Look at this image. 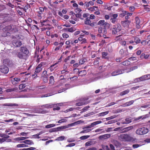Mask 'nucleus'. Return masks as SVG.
Returning a JSON list of instances; mask_svg holds the SVG:
<instances>
[{
	"mask_svg": "<svg viewBox=\"0 0 150 150\" xmlns=\"http://www.w3.org/2000/svg\"><path fill=\"white\" fill-rule=\"evenodd\" d=\"M149 131L148 129L145 127H142L138 129L136 131V133L138 134L143 135L146 134Z\"/></svg>",
	"mask_w": 150,
	"mask_h": 150,
	"instance_id": "obj_1",
	"label": "nucleus"
},
{
	"mask_svg": "<svg viewBox=\"0 0 150 150\" xmlns=\"http://www.w3.org/2000/svg\"><path fill=\"white\" fill-rule=\"evenodd\" d=\"M120 138L125 141H130L132 139V137L127 134H122L120 135Z\"/></svg>",
	"mask_w": 150,
	"mask_h": 150,
	"instance_id": "obj_2",
	"label": "nucleus"
},
{
	"mask_svg": "<svg viewBox=\"0 0 150 150\" xmlns=\"http://www.w3.org/2000/svg\"><path fill=\"white\" fill-rule=\"evenodd\" d=\"M124 73V70L120 69H118L115 70L111 73L112 76H117Z\"/></svg>",
	"mask_w": 150,
	"mask_h": 150,
	"instance_id": "obj_3",
	"label": "nucleus"
},
{
	"mask_svg": "<svg viewBox=\"0 0 150 150\" xmlns=\"http://www.w3.org/2000/svg\"><path fill=\"white\" fill-rule=\"evenodd\" d=\"M0 71L1 72L6 74L8 72L9 69L6 65H1L0 66Z\"/></svg>",
	"mask_w": 150,
	"mask_h": 150,
	"instance_id": "obj_4",
	"label": "nucleus"
},
{
	"mask_svg": "<svg viewBox=\"0 0 150 150\" xmlns=\"http://www.w3.org/2000/svg\"><path fill=\"white\" fill-rule=\"evenodd\" d=\"M61 86V85L58 86L57 87V88H58L60 89V90H58V93H59L65 91L66 90L68 89V88H69V86H70L69 84H66L65 85V86L66 87V88H64L62 87H61L60 88H59V87H60Z\"/></svg>",
	"mask_w": 150,
	"mask_h": 150,
	"instance_id": "obj_5",
	"label": "nucleus"
},
{
	"mask_svg": "<svg viewBox=\"0 0 150 150\" xmlns=\"http://www.w3.org/2000/svg\"><path fill=\"white\" fill-rule=\"evenodd\" d=\"M13 45L16 47H20L22 44L21 41L18 40H13L12 42Z\"/></svg>",
	"mask_w": 150,
	"mask_h": 150,
	"instance_id": "obj_6",
	"label": "nucleus"
},
{
	"mask_svg": "<svg viewBox=\"0 0 150 150\" xmlns=\"http://www.w3.org/2000/svg\"><path fill=\"white\" fill-rule=\"evenodd\" d=\"M118 16V15L117 14H113L112 16H111L110 19V21L113 23H115L117 19V17Z\"/></svg>",
	"mask_w": 150,
	"mask_h": 150,
	"instance_id": "obj_7",
	"label": "nucleus"
},
{
	"mask_svg": "<svg viewBox=\"0 0 150 150\" xmlns=\"http://www.w3.org/2000/svg\"><path fill=\"white\" fill-rule=\"evenodd\" d=\"M17 56L20 59H24L26 57L25 54H24L21 51L17 53Z\"/></svg>",
	"mask_w": 150,
	"mask_h": 150,
	"instance_id": "obj_8",
	"label": "nucleus"
},
{
	"mask_svg": "<svg viewBox=\"0 0 150 150\" xmlns=\"http://www.w3.org/2000/svg\"><path fill=\"white\" fill-rule=\"evenodd\" d=\"M21 52H22L23 54L27 55L28 54L29 52L28 49L25 47H21L20 48Z\"/></svg>",
	"mask_w": 150,
	"mask_h": 150,
	"instance_id": "obj_9",
	"label": "nucleus"
},
{
	"mask_svg": "<svg viewBox=\"0 0 150 150\" xmlns=\"http://www.w3.org/2000/svg\"><path fill=\"white\" fill-rule=\"evenodd\" d=\"M88 125L83 128V130L80 132V133H84L88 132L91 130V129H90V128L88 127Z\"/></svg>",
	"mask_w": 150,
	"mask_h": 150,
	"instance_id": "obj_10",
	"label": "nucleus"
},
{
	"mask_svg": "<svg viewBox=\"0 0 150 150\" xmlns=\"http://www.w3.org/2000/svg\"><path fill=\"white\" fill-rule=\"evenodd\" d=\"M119 53L123 57L127 56L128 55V51L127 50L125 51L123 49H121Z\"/></svg>",
	"mask_w": 150,
	"mask_h": 150,
	"instance_id": "obj_11",
	"label": "nucleus"
},
{
	"mask_svg": "<svg viewBox=\"0 0 150 150\" xmlns=\"http://www.w3.org/2000/svg\"><path fill=\"white\" fill-rule=\"evenodd\" d=\"M4 21L2 22L3 23L6 21H9L13 20L12 18L10 16H5L3 17Z\"/></svg>",
	"mask_w": 150,
	"mask_h": 150,
	"instance_id": "obj_12",
	"label": "nucleus"
},
{
	"mask_svg": "<svg viewBox=\"0 0 150 150\" xmlns=\"http://www.w3.org/2000/svg\"><path fill=\"white\" fill-rule=\"evenodd\" d=\"M102 122L101 121H98L91 123L90 125H88V127L90 128L94 127L95 126L101 123Z\"/></svg>",
	"mask_w": 150,
	"mask_h": 150,
	"instance_id": "obj_13",
	"label": "nucleus"
},
{
	"mask_svg": "<svg viewBox=\"0 0 150 150\" xmlns=\"http://www.w3.org/2000/svg\"><path fill=\"white\" fill-rule=\"evenodd\" d=\"M132 122L131 119L130 118H126L124 120H122L121 123L123 124H128Z\"/></svg>",
	"mask_w": 150,
	"mask_h": 150,
	"instance_id": "obj_14",
	"label": "nucleus"
},
{
	"mask_svg": "<svg viewBox=\"0 0 150 150\" xmlns=\"http://www.w3.org/2000/svg\"><path fill=\"white\" fill-rule=\"evenodd\" d=\"M134 102V100H131L127 102L122 105L123 107H127L132 105Z\"/></svg>",
	"mask_w": 150,
	"mask_h": 150,
	"instance_id": "obj_15",
	"label": "nucleus"
},
{
	"mask_svg": "<svg viewBox=\"0 0 150 150\" xmlns=\"http://www.w3.org/2000/svg\"><path fill=\"white\" fill-rule=\"evenodd\" d=\"M130 21H124L122 23V26L124 27L128 28L130 24Z\"/></svg>",
	"mask_w": 150,
	"mask_h": 150,
	"instance_id": "obj_16",
	"label": "nucleus"
},
{
	"mask_svg": "<svg viewBox=\"0 0 150 150\" xmlns=\"http://www.w3.org/2000/svg\"><path fill=\"white\" fill-rule=\"evenodd\" d=\"M10 61L8 59H4L3 61V64L4 65H7L8 66H9L11 64Z\"/></svg>",
	"mask_w": 150,
	"mask_h": 150,
	"instance_id": "obj_17",
	"label": "nucleus"
},
{
	"mask_svg": "<svg viewBox=\"0 0 150 150\" xmlns=\"http://www.w3.org/2000/svg\"><path fill=\"white\" fill-rule=\"evenodd\" d=\"M56 104H53L52 103H50L48 104H47L44 105L45 108H51L54 107H55Z\"/></svg>",
	"mask_w": 150,
	"mask_h": 150,
	"instance_id": "obj_18",
	"label": "nucleus"
},
{
	"mask_svg": "<svg viewBox=\"0 0 150 150\" xmlns=\"http://www.w3.org/2000/svg\"><path fill=\"white\" fill-rule=\"evenodd\" d=\"M4 105L8 106H16L18 107V105L16 103H5Z\"/></svg>",
	"mask_w": 150,
	"mask_h": 150,
	"instance_id": "obj_19",
	"label": "nucleus"
},
{
	"mask_svg": "<svg viewBox=\"0 0 150 150\" xmlns=\"http://www.w3.org/2000/svg\"><path fill=\"white\" fill-rule=\"evenodd\" d=\"M39 9L40 11L38 12L39 14L38 15V19H40L41 18V16L40 15L41 13L44 11V8L42 7H40Z\"/></svg>",
	"mask_w": 150,
	"mask_h": 150,
	"instance_id": "obj_20",
	"label": "nucleus"
},
{
	"mask_svg": "<svg viewBox=\"0 0 150 150\" xmlns=\"http://www.w3.org/2000/svg\"><path fill=\"white\" fill-rule=\"evenodd\" d=\"M21 143H23L28 144L32 145L34 144L33 142L32 141L29 140H25L22 142H21Z\"/></svg>",
	"mask_w": 150,
	"mask_h": 150,
	"instance_id": "obj_21",
	"label": "nucleus"
},
{
	"mask_svg": "<svg viewBox=\"0 0 150 150\" xmlns=\"http://www.w3.org/2000/svg\"><path fill=\"white\" fill-rule=\"evenodd\" d=\"M64 29L66 31L71 33L73 32L76 30V28L74 27H71L70 28H64Z\"/></svg>",
	"mask_w": 150,
	"mask_h": 150,
	"instance_id": "obj_22",
	"label": "nucleus"
},
{
	"mask_svg": "<svg viewBox=\"0 0 150 150\" xmlns=\"http://www.w3.org/2000/svg\"><path fill=\"white\" fill-rule=\"evenodd\" d=\"M86 74V72L85 70L80 71L79 72V76H83Z\"/></svg>",
	"mask_w": 150,
	"mask_h": 150,
	"instance_id": "obj_23",
	"label": "nucleus"
},
{
	"mask_svg": "<svg viewBox=\"0 0 150 150\" xmlns=\"http://www.w3.org/2000/svg\"><path fill=\"white\" fill-rule=\"evenodd\" d=\"M133 128V127L132 126H130L125 128H124L123 129V132H125L132 129Z\"/></svg>",
	"mask_w": 150,
	"mask_h": 150,
	"instance_id": "obj_24",
	"label": "nucleus"
},
{
	"mask_svg": "<svg viewBox=\"0 0 150 150\" xmlns=\"http://www.w3.org/2000/svg\"><path fill=\"white\" fill-rule=\"evenodd\" d=\"M139 78L141 81L149 79V78H148V76L146 75L142 76Z\"/></svg>",
	"mask_w": 150,
	"mask_h": 150,
	"instance_id": "obj_25",
	"label": "nucleus"
},
{
	"mask_svg": "<svg viewBox=\"0 0 150 150\" xmlns=\"http://www.w3.org/2000/svg\"><path fill=\"white\" fill-rule=\"evenodd\" d=\"M57 64V63H55L54 64L51 65L49 68V69L51 71H52L54 69L56 68L57 66L56 65Z\"/></svg>",
	"mask_w": 150,
	"mask_h": 150,
	"instance_id": "obj_26",
	"label": "nucleus"
},
{
	"mask_svg": "<svg viewBox=\"0 0 150 150\" xmlns=\"http://www.w3.org/2000/svg\"><path fill=\"white\" fill-rule=\"evenodd\" d=\"M114 27L116 28L117 31L119 32L121 29V25L119 24H117L116 26H114Z\"/></svg>",
	"mask_w": 150,
	"mask_h": 150,
	"instance_id": "obj_27",
	"label": "nucleus"
},
{
	"mask_svg": "<svg viewBox=\"0 0 150 150\" xmlns=\"http://www.w3.org/2000/svg\"><path fill=\"white\" fill-rule=\"evenodd\" d=\"M134 42L136 44H138L140 42L141 40L138 37L136 36L134 38Z\"/></svg>",
	"mask_w": 150,
	"mask_h": 150,
	"instance_id": "obj_28",
	"label": "nucleus"
},
{
	"mask_svg": "<svg viewBox=\"0 0 150 150\" xmlns=\"http://www.w3.org/2000/svg\"><path fill=\"white\" fill-rule=\"evenodd\" d=\"M129 89L126 90L124 91H123L121 92L120 93V95L123 96L129 93Z\"/></svg>",
	"mask_w": 150,
	"mask_h": 150,
	"instance_id": "obj_29",
	"label": "nucleus"
},
{
	"mask_svg": "<svg viewBox=\"0 0 150 150\" xmlns=\"http://www.w3.org/2000/svg\"><path fill=\"white\" fill-rule=\"evenodd\" d=\"M122 64L127 66L130 64V62L128 60H126L121 63Z\"/></svg>",
	"mask_w": 150,
	"mask_h": 150,
	"instance_id": "obj_30",
	"label": "nucleus"
},
{
	"mask_svg": "<svg viewBox=\"0 0 150 150\" xmlns=\"http://www.w3.org/2000/svg\"><path fill=\"white\" fill-rule=\"evenodd\" d=\"M43 63L41 62L40 64L38 65V72L42 70L43 67Z\"/></svg>",
	"mask_w": 150,
	"mask_h": 150,
	"instance_id": "obj_31",
	"label": "nucleus"
},
{
	"mask_svg": "<svg viewBox=\"0 0 150 150\" xmlns=\"http://www.w3.org/2000/svg\"><path fill=\"white\" fill-rule=\"evenodd\" d=\"M18 89L17 88H9L6 90V92H11L12 91H16L18 90Z\"/></svg>",
	"mask_w": 150,
	"mask_h": 150,
	"instance_id": "obj_32",
	"label": "nucleus"
},
{
	"mask_svg": "<svg viewBox=\"0 0 150 150\" xmlns=\"http://www.w3.org/2000/svg\"><path fill=\"white\" fill-rule=\"evenodd\" d=\"M111 76H112L111 75V73L110 74L109 73H105L104 74V75L103 76V78H107Z\"/></svg>",
	"mask_w": 150,
	"mask_h": 150,
	"instance_id": "obj_33",
	"label": "nucleus"
},
{
	"mask_svg": "<svg viewBox=\"0 0 150 150\" xmlns=\"http://www.w3.org/2000/svg\"><path fill=\"white\" fill-rule=\"evenodd\" d=\"M109 111H106L104 112H103L100 113H99L98 114V116H104L107 114L109 113Z\"/></svg>",
	"mask_w": 150,
	"mask_h": 150,
	"instance_id": "obj_34",
	"label": "nucleus"
},
{
	"mask_svg": "<svg viewBox=\"0 0 150 150\" xmlns=\"http://www.w3.org/2000/svg\"><path fill=\"white\" fill-rule=\"evenodd\" d=\"M68 127L66 126H64L61 127H57L56 128L57 131H60L61 129H66L68 128Z\"/></svg>",
	"mask_w": 150,
	"mask_h": 150,
	"instance_id": "obj_35",
	"label": "nucleus"
},
{
	"mask_svg": "<svg viewBox=\"0 0 150 150\" xmlns=\"http://www.w3.org/2000/svg\"><path fill=\"white\" fill-rule=\"evenodd\" d=\"M110 149H109L108 146H106V150H115L114 149V147L113 145L110 144Z\"/></svg>",
	"mask_w": 150,
	"mask_h": 150,
	"instance_id": "obj_36",
	"label": "nucleus"
},
{
	"mask_svg": "<svg viewBox=\"0 0 150 150\" xmlns=\"http://www.w3.org/2000/svg\"><path fill=\"white\" fill-rule=\"evenodd\" d=\"M90 19L89 18H87L85 21V23L87 25H89L91 23Z\"/></svg>",
	"mask_w": 150,
	"mask_h": 150,
	"instance_id": "obj_37",
	"label": "nucleus"
},
{
	"mask_svg": "<svg viewBox=\"0 0 150 150\" xmlns=\"http://www.w3.org/2000/svg\"><path fill=\"white\" fill-rule=\"evenodd\" d=\"M125 14L127 15V16H131L132 15V13H128V12L126 11H124L123 12V13L121 14V15L123 16H124Z\"/></svg>",
	"mask_w": 150,
	"mask_h": 150,
	"instance_id": "obj_38",
	"label": "nucleus"
},
{
	"mask_svg": "<svg viewBox=\"0 0 150 150\" xmlns=\"http://www.w3.org/2000/svg\"><path fill=\"white\" fill-rule=\"evenodd\" d=\"M17 146L18 148L23 147H28V146L24 144H18L17 145Z\"/></svg>",
	"mask_w": 150,
	"mask_h": 150,
	"instance_id": "obj_39",
	"label": "nucleus"
},
{
	"mask_svg": "<svg viewBox=\"0 0 150 150\" xmlns=\"http://www.w3.org/2000/svg\"><path fill=\"white\" fill-rule=\"evenodd\" d=\"M65 138V137L64 136H61L57 137L55 140L58 141H62Z\"/></svg>",
	"mask_w": 150,
	"mask_h": 150,
	"instance_id": "obj_40",
	"label": "nucleus"
},
{
	"mask_svg": "<svg viewBox=\"0 0 150 150\" xmlns=\"http://www.w3.org/2000/svg\"><path fill=\"white\" fill-rule=\"evenodd\" d=\"M50 83H53L54 82V78L52 76H51L50 77Z\"/></svg>",
	"mask_w": 150,
	"mask_h": 150,
	"instance_id": "obj_41",
	"label": "nucleus"
},
{
	"mask_svg": "<svg viewBox=\"0 0 150 150\" xmlns=\"http://www.w3.org/2000/svg\"><path fill=\"white\" fill-rule=\"evenodd\" d=\"M90 137V135L83 136L80 137V139H81V140L86 139L89 138Z\"/></svg>",
	"mask_w": 150,
	"mask_h": 150,
	"instance_id": "obj_42",
	"label": "nucleus"
},
{
	"mask_svg": "<svg viewBox=\"0 0 150 150\" xmlns=\"http://www.w3.org/2000/svg\"><path fill=\"white\" fill-rule=\"evenodd\" d=\"M119 32L117 31V30H116V28L115 27H113L112 28V33L113 34H116L117 33H119Z\"/></svg>",
	"mask_w": 150,
	"mask_h": 150,
	"instance_id": "obj_43",
	"label": "nucleus"
},
{
	"mask_svg": "<svg viewBox=\"0 0 150 150\" xmlns=\"http://www.w3.org/2000/svg\"><path fill=\"white\" fill-rule=\"evenodd\" d=\"M95 8L97 9V7L96 6H93V7H92L89 8H88V9L89 10H90L91 11H94L96 10Z\"/></svg>",
	"mask_w": 150,
	"mask_h": 150,
	"instance_id": "obj_44",
	"label": "nucleus"
},
{
	"mask_svg": "<svg viewBox=\"0 0 150 150\" xmlns=\"http://www.w3.org/2000/svg\"><path fill=\"white\" fill-rule=\"evenodd\" d=\"M47 76L41 77V79L45 83H47L48 81Z\"/></svg>",
	"mask_w": 150,
	"mask_h": 150,
	"instance_id": "obj_45",
	"label": "nucleus"
},
{
	"mask_svg": "<svg viewBox=\"0 0 150 150\" xmlns=\"http://www.w3.org/2000/svg\"><path fill=\"white\" fill-rule=\"evenodd\" d=\"M86 61V59H81L80 60L79 63L80 64H83Z\"/></svg>",
	"mask_w": 150,
	"mask_h": 150,
	"instance_id": "obj_46",
	"label": "nucleus"
},
{
	"mask_svg": "<svg viewBox=\"0 0 150 150\" xmlns=\"http://www.w3.org/2000/svg\"><path fill=\"white\" fill-rule=\"evenodd\" d=\"M135 21L136 24H139L140 23V20L138 17H136L135 18Z\"/></svg>",
	"mask_w": 150,
	"mask_h": 150,
	"instance_id": "obj_47",
	"label": "nucleus"
},
{
	"mask_svg": "<svg viewBox=\"0 0 150 150\" xmlns=\"http://www.w3.org/2000/svg\"><path fill=\"white\" fill-rule=\"evenodd\" d=\"M55 126V125L54 124H51L49 125H47L45 127L47 128H50L52 127H54Z\"/></svg>",
	"mask_w": 150,
	"mask_h": 150,
	"instance_id": "obj_48",
	"label": "nucleus"
},
{
	"mask_svg": "<svg viewBox=\"0 0 150 150\" xmlns=\"http://www.w3.org/2000/svg\"><path fill=\"white\" fill-rule=\"evenodd\" d=\"M124 99H124H122L121 100H118V101H117L116 103H115V102H112L111 103H110L109 105V106H111V105H113L115 104H116V103H117L119 101H121L122 100H123Z\"/></svg>",
	"mask_w": 150,
	"mask_h": 150,
	"instance_id": "obj_49",
	"label": "nucleus"
},
{
	"mask_svg": "<svg viewBox=\"0 0 150 150\" xmlns=\"http://www.w3.org/2000/svg\"><path fill=\"white\" fill-rule=\"evenodd\" d=\"M105 21V20H100L98 22V25H103Z\"/></svg>",
	"mask_w": 150,
	"mask_h": 150,
	"instance_id": "obj_50",
	"label": "nucleus"
},
{
	"mask_svg": "<svg viewBox=\"0 0 150 150\" xmlns=\"http://www.w3.org/2000/svg\"><path fill=\"white\" fill-rule=\"evenodd\" d=\"M47 76V71L46 70L44 71L42 74V76L41 77Z\"/></svg>",
	"mask_w": 150,
	"mask_h": 150,
	"instance_id": "obj_51",
	"label": "nucleus"
},
{
	"mask_svg": "<svg viewBox=\"0 0 150 150\" xmlns=\"http://www.w3.org/2000/svg\"><path fill=\"white\" fill-rule=\"evenodd\" d=\"M75 12L77 13H79L82 11L81 9L78 7L75 9Z\"/></svg>",
	"mask_w": 150,
	"mask_h": 150,
	"instance_id": "obj_52",
	"label": "nucleus"
},
{
	"mask_svg": "<svg viewBox=\"0 0 150 150\" xmlns=\"http://www.w3.org/2000/svg\"><path fill=\"white\" fill-rule=\"evenodd\" d=\"M92 141H88L86 143L85 145L87 146H89L93 144Z\"/></svg>",
	"mask_w": 150,
	"mask_h": 150,
	"instance_id": "obj_53",
	"label": "nucleus"
},
{
	"mask_svg": "<svg viewBox=\"0 0 150 150\" xmlns=\"http://www.w3.org/2000/svg\"><path fill=\"white\" fill-rule=\"evenodd\" d=\"M25 84H21L19 85V88L20 90H21L25 88Z\"/></svg>",
	"mask_w": 150,
	"mask_h": 150,
	"instance_id": "obj_54",
	"label": "nucleus"
},
{
	"mask_svg": "<svg viewBox=\"0 0 150 150\" xmlns=\"http://www.w3.org/2000/svg\"><path fill=\"white\" fill-rule=\"evenodd\" d=\"M85 104L84 102H81L76 103V105L77 106H80Z\"/></svg>",
	"mask_w": 150,
	"mask_h": 150,
	"instance_id": "obj_55",
	"label": "nucleus"
},
{
	"mask_svg": "<svg viewBox=\"0 0 150 150\" xmlns=\"http://www.w3.org/2000/svg\"><path fill=\"white\" fill-rule=\"evenodd\" d=\"M107 53L106 52H103L102 53V57L104 58H106V56L107 55Z\"/></svg>",
	"mask_w": 150,
	"mask_h": 150,
	"instance_id": "obj_56",
	"label": "nucleus"
},
{
	"mask_svg": "<svg viewBox=\"0 0 150 150\" xmlns=\"http://www.w3.org/2000/svg\"><path fill=\"white\" fill-rule=\"evenodd\" d=\"M103 25L105 27H106L108 28H109L110 26V24L107 22H105Z\"/></svg>",
	"mask_w": 150,
	"mask_h": 150,
	"instance_id": "obj_57",
	"label": "nucleus"
},
{
	"mask_svg": "<svg viewBox=\"0 0 150 150\" xmlns=\"http://www.w3.org/2000/svg\"><path fill=\"white\" fill-rule=\"evenodd\" d=\"M67 121V120L66 119H62L61 120H59L58 122V123H61L63 122H66Z\"/></svg>",
	"mask_w": 150,
	"mask_h": 150,
	"instance_id": "obj_58",
	"label": "nucleus"
},
{
	"mask_svg": "<svg viewBox=\"0 0 150 150\" xmlns=\"http://www.w3.org/2000/svg\"><path fill=\"white\" fill-rule=\"evenodd\" d=\"M141 146V145L140 144L139 145L138 144H133L132 145V147L133 148L135 149V148H137L138 147H139Z\"/></svg>",
	"mask_w": 150,
	"mask_h": 150,
	"instance_id": "obj_59",
	"label": "nucleus"
},
{
	"mask_svg": "<svg viewBox=\"0 0 150 150\" xmlns=\"http://www.w3.org/2000/svg\"><path fill=\"white\" fill-rule=\"evenodd\" d=\"M75 15L76 17L80 18L81 19H83V18H81V15L80 14L77 13V14H76Z\"/></svg>",
	"mask_w": 150,
	"mask_h": 150,
	"instance_id": "obj_60",
	"label": "nucleus"
},
{
	"mask_svg": "<svg viewBox=\"0 0 150 150\" xmlns=\"http://www.w3.org/2000/svg\"><path fill=\"white\" fill-rule=\"evenodd\" d=\"M138 68V67L137 66H134V67H131L130 69V71H133L134 70L137 69Z\"/></svg>",
	"mask_w": 150,
	"mask_h": 150,
	"instance_id": "obj_61",
	"label": "nucleus"
},
{
	"mask_svg": "<svg viewBox=\"0 0 150 150\" xmlns=\"http://www.w3.org/2000/svg\"><path fill=\"white\" fill-rule=\"evenodd\" d=\"M62 36L64 38H67L69 36V35L66 33L63 34Z\"/></svg>",
	"mask_w": 150,
	"mask_h": 150,
	"instance_id": "obj_62",
	"label": "nucleus"
},
{
	"mask_svg": "<svg viewBox=\"0 0 150 150\" xmlns=\"http://www.w3.org/2000/svg\"><path fill=\"white\" fill-rule=\"evenodd\" d=\"M129 10L131 12H133L135 10V8L134 6H131L129 8Z\"/></svg>",
	"mask_w": 150,
	"mask_h": 150,
	"instance_id": "obj_63",
	"label": "nucleus"
},
{
	"mask_svg": "<svg viewBox=\"0 0 150 150\" xmlns=\"http://www.w3.org/2000/svg\"><path fill=\"white\" fill-rule=\"evenodd\" d=\"M90 108V106H88L84 107L83 109V112H85L88 110V109Z\"/></svg>",
	"mask_w": 150,
	"mask_h": 150,
	"instance_id": "obj_64",
	"label": "nucleus"
}]
</instances>
